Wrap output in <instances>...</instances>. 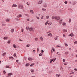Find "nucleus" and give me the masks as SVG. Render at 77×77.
I'll use <instances>...</instances> for the list:
<instances>
[{
    "instance_id": "c756f323",
    "label": "nucleus",
    "mask_w": 77,
    "mask_h": 77,
    "mask_svg": "<svg viewBox=\"0 0 77 77\" xmlns=\"http://www.w3.org/2000/svg\"><path fill=\"white\" fill-rule=\"evenodd\" d=\"M74 44H77V41H75L74 42Z\"/></svg>"
},
{
    "instance_id": "412c9836",
    "label": "nucleus",
    "mask_w": 77,
    "mask_h": 77,
    "mask_svg": "<svg viewBox=\"0 0 77 77\" xmlns=\"http://www.w3.org/2000/svg\"><path fill=\"white\" fill-rule=\"evenodd\" d=\"M9 59H11L12 60H13V59H14V57H11L9 58Z\"/></svg>"
},
{
    "instance_id": "bb28decb",
    "label": "nucleus",
    "mask_w": 77,
    "mask_h": 77,
    "mask_svg": "<svg viewBox=\"0 0 77 77\" xmlns=\"http://www.w3.org/2000/svg\"><path fill=\"white\" fill-rule=\"evenodd\" d=\"M50 60V63H52V62H53V59H52L51 60Z\"/></svg>"
},
{
    "instance_id": "5701e85b",
    "label": "nucleus",
    "mask_w": 77,
    "mask_h": 77,
    "mask_svg": "<svg viewBox=\"0 0 77 77\" xmlns=\"http://www.w3.org/2000/svg\"><path fill=\"white\" fill-rule=\"evenodd\" d=\"M10 42H11V40H10L8 41L7 43L8 44H9Z\"/></svg>"
},
{
    "instance_id": "338daca9",
    "label": "nucleus",
    "mask_w": 77,
    "mask_h": 77,
    "mask_svg": "<svg viewBox=\"0 0 77 77\" xmlns=\"http://www.w3.org/2000/svg\"><path fill=\"white\" fill-rule=\"evenodd\" d=\"M25 15H26L27 17H28V16H29V15L28 14H25Z\"/></svg>"
},
{
    "instance_id": "5fc2aeb1",
    "label": "nucleus",
    "mask_w": 77,
    "mask_h": 77,
    "mask_svg": "<svg viewBox=\"0 0 77 77\" xmlns=\"http://www.w3.org/2000/svg\"><path fill=\"white\" fill-rule=\"evenodd\" d=\"M63 62H65V59H63Z\"/></svg>"
},
{
    "instance_id": "603ef678",
    "label": "nucleus",
    "mask_w": 77,
    "mask_h": 77,
    "mask_svg": "<svg viewBox=\"0 0 77 77\" xmlns=\"http://www.w3.org/2000/svg\"><path fill=\"white\" fill-rule=\"evenodd\" d=\"M65 47H67L68 46V44H65Z\"/></svg>"
},
{
    "instance_id": "49530a36",
    "label": "nucleus",
    "mask_w": 77,
    "mask_h": 77,
    "mask_svg": "<svg viewBox=\"0 0 77 77\" xmlns=\"http://www.w3.org/2000/svg\"><path fill=\"white\" fill-rule=\"evenodd\" d=\"M64 3H65V4H67V3H68V2H67V1H66L64 2Z\"/></svg>"
},
{
    "instance_id": "4be33fe9",
    "label": "nucleus",
    "mask_w": 77,
    "mask_h": 77,
    "mask_svg": "<svg viewBox=\"0 0 77 77\" xmlns=\"http://www.w3.org/2000/svg\"><path fill=\"white\" fill-rule=\"evenodd\" d=\"M42 9L43 11H45L47 10V9L44 8H42Z\"/></svg>"
},
{
    "instance_id": "aec40b11",
    "label": "nucleus",
    "mask_w": 77,
    "mask_h": 77,
    "mask_svg": "<svg viewBox=\"0 0 77 77\" xmlns=\"http://www.w3.org/2000/svg\"><path fill=\"white\" fill-rule=\"evenodd\" d=\"M14 29H12L11 30V32L12 33H13V32H14Z\"/></svg>"
},
{
    "instance_id": "58836bf2",
    "label": "nucleus",
    "mask_w": 77,
    "mask_h": 77,
    "mask_svg": "<svg viewBox=\"0 0 77 77\" xmlns=\"http://www.w3.org/2000/svg\"><path fill=\"white\" fill-rule=\"evenodd\" d=\"M37 53H38V52L39 51V48H37Z\"/></svg>"
},
{
    "instance_id": "20e7f679",
    "label": "nucleus",
    "mask_w": 77,
    "mask_h": 77,
    "mask_svg": "<svg viewBox=\"0 0 77 77\" xmlns=\"http://www.w3.org/2000/svg\"><path fill=\"white\" fill-rule=\"evenodd\" d=\"M34 30H35V29L32 27L29 28V31H34Z\"/></svg>"
},
{
    "instance_id": "774afa93",
    "label": "nucleus",
    "mask_w": 77,
    "mask_h": 77,
    "mask_svg": "<svg viewBox=\"0 0 77 77\" xmlns=\"http://www.w3.org/2000/svg\"><path fill=\"white\" fill-rule=\"evenodd\" d=\"M64 65H67V63H65L64 64Z\"/></svg>"
},
{
    "instance_id": "6e6552de",
    "label": "nucleus",
    "mask_w": 77,
    "mask_h": 77,
    "mask_svg": "<svg viewBox=\"0 0 77 77\" xmlns=\"http://www.w3.org/2000/svg\"><path fill=\"white\" fill-rule=\"evenodd\" d=\"M28 60H33V59L31 57H29L28 58Z\"/></svg>"
},
{
    "instance_id": "c03bdc74",
    "label": "nucleus",
    "mask_w": 77,
    "mask_h": 77,
    "mask_svg": "<svg viewBox=\"0 0 77 77\" xmlns=\"http://www.w3.org/2000/svg\"><path fill=\"white\" fill-rule=\"evenodd\" d=\"M33 65H34V64H33V63H32V64H31L30 65V66H33Z\"/></svg>"
},
{
    "instance_id": "4d7b16f0",
    "label": "nucleus",
    "mask_w": 77,
    "mask_h": 77,
    "mask_svg": "<svg viewBox=\"0 0 77 77\" xmlns=\"http://www.w3.org/2000/svg\"><path fill=\"white\" fill-rule=\"evenodd\" d=\"M32 52H33V53H35V50H33L32 51Z\"/></svg>"
},
{
    "instance_id": "e433bc0d",
    "label": "nucleus",
    "mask_w": 77,
    "mask_h": 77,
    "mask_svg": "<svg viewBox=\"0 0 77 77\" xmlns=\"http://www.w3.org/2000/svg\"><path fill=\"white\" fill-rule=\"evenodd\" d=\"M6 68H9V66H6Z\"/></svg>"
},
{
    "instance_id": "37998d69",
    "label": "nucleus",
    "mask_w": 77,
    "mask_h": 77,
    "mask_svg": "<svg viewBox=\"0 0 77 77\" xmlns=\"http://www.w3.org/2000/svg\"><path fill=\"white\" fill-rule=\"evenodd\" d=\"M26 4L27 5H28V6H29L30 5L29 4V2H27Z\"/></svg>"
},
{
    "instance_id": "0eeeda50",
    "label": "nucleus",
    "mask_w": 77,
    "mask_h": 77,
    "mask_svg": "<svg viewBox=\"0 0 77 77\" xmlns=\"http://www.w3.org/2000/svg\"><path fill=\"white\" fill-rule=\"evenodd\" d=\"M17 6V5L16 4H13L12 6V7H14V8H16Z\"/></svg>"
},
{
    "instance_id": "8fccbe9b",
    "label": "nucleus",
    "mask_w": 77,
    "mask_h": 77,
    "mask_svg": "<svg viewBox=\"0 0 77 77\" xmlns=\"http://www.w3.org/2000/svg\"><path fill=\"white\" fill-rule=\"evenodd\" d=\"M26 29L27 30H29V27H26Z\"/></svg>"
},
{
    "instance_id": "473e14b6",
    "label": "nucleus",
    "mask_w": 77,
    "mask_h": 77,
    "mask_svg": "<svg viewBox=\"0 0 77 77\" xmlns=\"http://www.w3.org/2000/svg\"><path fill=\"white\" fill-rule=\"evenodd\" d=\"M53 60V62H54L55 61V60H56V57L54 58Z\"/></svg>"
},
{
    "instance_id": "7c9ffc66",
    "label": "nucleus",
    "mask_w": 77,
    "mask_h": 77,
    "mask_svg": "<svg viewBox=\"0 0 77 77\" xmlns=\"http://www.w3.org/2000/svg\"><path fill=\"white\" fill-rule=\"evenodd\" d=\"M4 39H5H5H8V37H5Z\"/></svg>"
},
{
    "instance_id": "09e8293b",
    "label": "nucleus",
    "mask_w": 77,
    "mask_h": 77,
    "mask_svg": "<svg viewBox=\"0 0 77 77\" xmlns=\"http://www.w3.org/2000/svg\"><path fill=\"white\" fill-rule=\"evenodd\" d=\"M51 23H48V25H49V26H50V25H51Z\"/></svg>"
},
{
    "instance_id": "9b49d317",
    "label": "nucleus",
    "mask_w": 77,
    "mask_h": 77,
    "mask_svg": "<svg viewBox=\"0 0 77 77\" xmlns=\"http://www.w3.org/2000/svg\"><path fill=\"white\" fill-rule=\"evenodd\" d=\"M22 17V15L21 14L17 16V18H20V17Z\"/></svg>"
},
{
    "instance_id": "680f3d73",
    "label": "nucleus",
    "mask_w": 77,
    "mask_h": 77,
    "mask_svg": "<svg viewBox=\"0 0 77 77\" xmlns=\"http://www.w3.org/2000/svg\"><path fill=\"white\" fill-rule=\"evenodd\" d=\"M37 19H38V20H39V17H36Z\"/></svg>"
},
{
    "instance_id": "6e6d98bb",
    "label": "nucleus",
    "mask_w": 77,
    "mask_h": 77,
    "mask_svg": "<svg viewBox=\"0 0 77 77\" xmlns=\"http://www.w3.org/2000/svg\"><path fill=\"white\" fill-rule=\"evenodd\" d=\"M44 51H43V50H42L41 51V53H44Z\"/></svg>"
},
{
    "instance_id": "a211bd4d",
    "label": "nucleus",
    "mask_w": 77,
    "mask_h": 77,
    "mask_svg": "<svg viewBox=\"0 0 77 77\" xmlns=\"http://www.w3.org/2000/svg\"><path fill=\"white\" fill-rule=\"evenodd\" d=\"M13 47H14V48H17V46H16V45H15V44L13 45Z\"/></svg>"
},
{
    "instance_id": "dca6fc26",
    "label": "nucleus",
    "mask_w": 77,
    "mask_h": 77,
    "mask_svg": "<svg viewBox=\"0 0 77 77\" xmlns=\"http://www.w3.org/2000/svg\"><path fill=\"white\" fill-rule=\"evenodd\" d=\"M14 57H17V55H16V53H14Z\"/></svg>"
},
{
    "instance_id": "c85d7f7f",
    "label": "nucleus",
    "mask_w": 77,
    "mask_h": 77,
    "mask_svg": "<svg viewBox=\"0 0 77 77\" xmlns=\"http://www.w3.org/2000/svg\"><path fill=\"white\" fill-rule=\"evenodd\" d=\"M68 53H69V52L68 51L65 52V54H68Z\"/></svg>"
},
{
    "instance_id": "f704fd0d",
    "label": "nucleus",
    "mask_w": 77,
    "mask_h": 77,
    "mask_svg": "<svg viewBox=\"0 0 77 77\" xmlns=\"http://www.w3.org/2000/svg\"><path fill=\"white\" fill-rule=\"evenodd\" d=\"M31 71L32 72H34V70L33 69H31Z\"/></svg>"
},
{
    "instance_id": "a878e982",
    "label": "nucleus",
    "mask_w": 77,
    "mask_h": 77,
    "mask_svg": "<svg viewBox=\"0 0 77 77\" xmlns=\"http://www.w3.org/2000/svg\"><path fill=\"white\" fill-rule=\"evenodd\" d=\"M49 18V16H47V17H46V19H48Z\"/></svg>"
},
{
    "instance_id": "ddd939ff",
    "label": "nucleus",
    "mask_w": 77,
    "mask_h": 77,
    "mask_svg": "<svg viewBox=\"0 0 77 77\" xmlns=\"http://www.w3.org/2000/svg\"><path fill=\"white\" fill-rule=\"evenodd\" d=\"M6 21H7V22H9V21H10V19H7L6 20Z\"/></svg>"
},
{
    "instance_id": "f3484780",
    "label": "nucleus",
    "mask_w": 77,
    "mask_h": 77,
    "mask_svg": "<svg viewBox=\"0 0 77 77\" xmlns=\"http://www.w3.org/2000/svg\"><path fill=\"white\" fill-rule=\"evenodd\" d=\"M56 77H60V75H58V74H56Z\"/></svg>"
},
{
    "instance_id": "9d476101",
    "label": "nucleus",
    "mask_w": 77,
    "mask_h": 77,
    "mask_svg": "<svg viewBox=\"0 0 77 77\" xmlns=\"http://www.w3.org/2000/svg\"><path fill=\"white\" fill-rule=\"evenodd\" d=\"M30 12H31V13H32V14H34V12H33V10H31L30 11Z\"/></svg>"
},
{
    "instance_id": "423d86ee",
    "label": "nucleus",
    "mask_w": 77,
    "mask_h": 77,
    "mask_svg": "<svg viewBox=\"0 0 77 77\" xmlns=\"http://www.w3.org/2000/svg\"><path fill=\"white\" fill-rule=\"evenodd\" d=\"M8 75L9 77H11V75H13L12 73H10L8 74Z\"/></svg>"
},
{
    "instance_id": "69168bd1",
    "label": "nucleus",
    "mask_w": 77,
    "mask_h": 77,
    "mask_svg": "<svg viewBox=\"0 0 77 77\" xmlns=\"http://www.w3.org/2000/svg\"><path fill=\"white\" fill-rule=\"evenodd\" d=\"M43 18H44V16H43L41 17V19H43Z\"/></svg>"
},
{
    "instance_id": "e2e57ef3",
    "label": "nucleus",
    "mask_w": 77,
    "mask_h": 77,
    "mask_svg": "<svg viewBox=\"0 0 77 77\" xmlns=\"http://www.w3.org/2000/svg\"><path fill=\"white\" fill-rule=\"evenodd\" d=\"M54 38V39H55V40L57 39V38Z\"/></svg>"
},
{
    "instance_id": "72a5a7b5",
    "label": "nucleus",
    "mask_w": 77,
    "mask_h": 77,
    "mask_svg": "<svg viewBox=\"0 0 77 77\" xmlns=\"http://www.w3.org/2000/svg\"><path fill=\"white\" fill-rule=\"evenodd\" d=\"M26 47H30V45H27L26 46Z\"/></svg>"
},
{
    "instance_id": "ea45409f",
    "label": "nucleus",
    "mask_w": 77,
    "mask_h": 77,
    "mask_svg": "<svg viewBox=\"0 0 77 77\" xmlns=\"http://www.w3.org/2000/svg\"><path fill=\"white\" fill-rule=\"evenodd\" d=\"M24 29H22L21 30V31L22 32H24Z\"/></svg>"
},
{
    "instance_id": "39448f33",
    "label": "nucleus",
    "mask_w": 77,
    "mask_h": 77,
    "mask_svg": "<svg viewBox=\"0 0 77 77\" xmlns=\"http://www.w3.org/2000/svg\"><path fill=\"white\" fill-rule=\"evenodd\" d=\"M42 2H43V1L42 0L38 2V5H41V4L42 3Z\"/></svg>"
},
{
    "instance_id": "4468645a",
    "label": "nucleus",
    "mask_w": 77,
    "mask_h": 77,
    "mask_svg": "<svg viewBox=\"0 0 77 77\" xmlns=\"http://www.w3.org/2000/svg\"><path fill=\"white\" fill-rule=\"evenodd\" d=\"M29 66V63H26L25 65V66Z\"/></svg>"
},
{
    "instance_id": "c9c22d12",
    "label": "nucleus",
    "mask_w": 77,
    "mask_h": 77,
    "mask_svg": "<svg viewBox=\"0 0 77 77\" xmlns=\"http://www.w3.org/2000/svg\"><path fill=\"white\" fill-rule=\"evenodd\" d=\"M3 73H4V74H6V73L5 70H4L3 71Z\"/></svg>"
},
{
    "instance_id": "1a4fd4ad",
    "label": "nucleus",
    "mask_w": 77,
    "mask_h": 77,
    "mask_svg": "<svg viewBox=\"0 0 77 77\" xmlns=\"http://www.w3.org/2000/svg\"><path fill=\"white\" fill-rule=\"evenodd\" d=\"M48 36H52V34H51V33H50L48 34Z\"/></svg>"
},
{
    "instance_id": "de8ad7c7",
    "label": "nucleus",
    "mask_w": 77,
    "mask_h": 77,
    "mask_svg": "<svg viewBox=\"0 0 77 77\" xmlns=\"http://www.w3.org/2000/svg\"><path fill=\"white\" fill-rule=\"evenodd\" d=\"M52 50H53V51H55V50L53 48H52Z\"/></svg>"
},
{
    "instance_id": "4c0bfd02",
    "label": "nucleus",
    "mask_w": 77,
    "mask_h": 77,
    "mask_svg": "<svg viewBox=\"0 0 77 77\" xmlns=\"http://www.w3.org/2000/svg\"><path fill=\"white\" fill-rule=\"evenodd\" d=\"M69 23H71V19L70 18L69 19Z\"/></svg>"
},
{
    "instance_id": "393cba45",
    "label": "nucleus",
    "mask_w": 77,
    "mask_h": 77,
    "mask_svg": "<svg viewBox=\"0 0 77 77\" xmlns=\"http://www.w3.org/2000/svg\"><path fill=\"white\" fill-rule=\"evenodd\" d=\"M48 21L47 22H46L45 23V25H47L48 24Z\"/></svg>"
},
{
    "instance_id": "052dcab7",
    "label": "nucleus",
    "mask_w": 77,
    "mask_h": 77,
    "mask_svg": "<svg viewBox=\"0 0 77 77\" xmlns=\"http://www.w3.org/2000/svg\"><path fill=\"white\" fill-rule=\"evenodd\" d=\"M35 41H38V38H35Z\"/></svg>"
},
{
    "instance_id": "f257e3e1",
    "label": "nucleus",
    "mask_w": 77,
    "mask_h": 77,
    "mask_svg": "<svg viewBox=\"0 0 77 77\" xmlns=\"http://www.w3.org/2000/svg\"><path fill=\"white\" fill-rule=\"evenodd\" d=\"M18 8L20 9H23V6L21 5H18Z\"/></svg>"
},
{
    "instance_id": "a19ab883",
    "label": "nucleus",
    "mask_w": 77,
    "mask_h": 77,
    "mask_svg": "<svg viewBox=\"0 0 77 77\" xmlns=\"http://www.w3.org/2000/svg\"><path fill=\"white\" fill-rule=\"evenodd\" d=\"M70 74H74V72H72L71 73H70Z\"/></svg>"
},
{
    "instance_id": "6ab92c4d",
    "label": "nucleus",
    "mask_w": 77,
    "mask_h": 77,
    "mask_svg": "<svg viewBox=\"0 0 77 77\" xmlns=\"http://www.w3.org/2000/svg\"><path fill=\"white\" fill-rule=\"evenodd\" d=\"M44 7L45 8H47V4H45L44 5H43Z\"/></svg>"
},
{
    "instance_id": "f03ea898",
    "label": "nucleus",
    "mask_w": 77,
    "mask_h": 77,
    "mask_svg": "<svg viewBox=\"0 0 77 77\" xmlns=\"http://www.w3.org/2000/svg\"><path fill=\"white\" fill-rule=\"evenodd\" d=\"M55 19L57 20H59L60 19V17L59 16H55Z\"/></svg>"
},
{
    "instance_id": "a18cd8bd",
    "label": "nucleus",
    "mask_w": 77,
    "mask_h": 77,
    "mask_svg": "<svg viewBox=\"0 0 77 77\" xmlns=\"http://www.w3.org/2000/svg\"><path fill=\"white\" fill-rule=\"evenodd\" d=\"M42 54L40 53L39 54V56H42Z\"/></svg>"
},
{
    "instance_id": "b1692460",
    "label": "nucleus",
    "mask_w": 77,
    "mask_h": 77,
    "mask_svg": "<svg viewBox=\"0 0 77 77\" xmlns=\"http://www.w3.org/2000/svg\"><path fill=\"white\" fill-rule=\"evenodd\" d=\"M69 36H71V37H72V36H73V35H72V34H71L69 35Z\"/></svg>"
},
{
    "instance_id": "0e129e2a",
    "label": "nucleus",
    "mask_w": 77,
    "mask_h": 77,
    "mask_svg": "<svg viewBox=\"0 0 77 77\" xmlns=\"http://www.w3.org/2000/svg\"><path fill=\"white\" fill-rule=\"evenodd\" d=\"M18 60H16V62H18Z\"/></svg>"
},
{
    "instance_id": "13d9d810",
    "label": "nucleus",
    "mask_w": 77,
    "mask_h": 77,
    "mask_svg": "<svg viewBox=\"0 0 77 77\" xmlns=\"http://www.w3.org/2000/svg\"><path fill=\"white\" fill-rule=\"evenodd\" d=\"M56 47H59V48L60 47V46H58V45L56 46Z\"/></svg>"
},
{
    "instance_id": "2eb2a0df",
    "label": "nucleus",
    "mask_w": 77,
    "mask_h": 77,
    "mask_svg": "<svg viewBox=\"0 0 77 77\" xmlns=\"http://www.w3.org/2000/svg\"><path fill=\"white\" fill-rule=\"evenodd\" d=\"M59 23L60 24H62V20H61L59 22Z\"/></svg>"
},
{
    "instance_id": "2f4dec72",
    "label": "nucleus",
    "mask_w": 77,
    "mask_h": 77,
    "mask_svg": "<svg viewBox=\"0 0 77 77\" xmlns=\"http://www.w3.org/2000/svg\"><path fill=\"white\" fill-rule=\"evenodd\" d=\"M55 19V17H52V20H54V19Z\"/></svg>"
},
{
    "instance_id": "3c124183",
    "label": "nucleus",
    "mask_w": 77,
    "mask_h": 77,
    "mask_svg": "<svg viewBox=\"0 0 77 77\" xmlns=\"http://www.w3.org/2000/svg\"><path fill=\"white\" fill-rule=\"evenodd\" d=\"M74 70L75 71H77V69L76 68H75L74 69Z\"/></svg>"
},
{
    "instance_id": "cd10ccee",
    "label": "nucleus",
    "mask_w": 77,
    "mask_h": 77,
    "mask_svg": "<svg viewBox=\"0 0 77 77\" xmlns=\"http://www.w3.org/2000/svg\"><path fill=\"white\" fill-rule=\"evenodd\" d=\"M40 39H41V41H43V38H42V37H41Z\"/></svg>"
},
{
    "instance_id": "bf43d9fd",
    "label": "nucleus",
    "mask_w": 77,
    "mask_h": 77,
    "mask_svg": "<svg viewBox=\"0 0 77 77\" xmlns=\"http://www.w3.org/2000/svg\"><path fill=\"white\" fill-rule=\"evenodd\" d=\"M63 37H65V36H66L65 35H64V34H63Z\"/></svg>"
},
{
    "instance_id": "f8f14e48",
    "label": "nucleus",
    "mask_w": 77,
    "mask_h": 77,
    "mask_svg": "<svg viewBox=\"0 0 77 77\" xmlns=\"http://www.w3.org/2000/svg\"><path fill=\"white\" fill-rule=\"evenodd\" d=\"M6 54V52H4L2 54V56H5Z\"/></svg>"
},
{
    "instance_id": "864d4df0",
    "label": "nucleus",
    "mask_w": 77,
    "mask_h": 77,
    "mask_svg": "<svg viewBox=\"0 0 77 77\" xmlns=\"http://www.w3.org/2000/svg\"><path fill=\"white\" fill-rule=\"evenodd\" d=\"M2 26H6V25L4 24H2Z\"/></svg>"
},
{
    "instance_id": "7ed1b4c3",
    "label": "nucleus",
    "mask_w": 77,
    "mask_h": 77,
    "mask_svg": "<svg viewBox=\"0 0 77 77\" xmlns=\"http://www.w3.org/2000/svg\"><path fill=\"white\" fill-rule=\"evenodd\" d=\"M76 3H77V2L76 1H73L72 3V5H75Z\"/></svg>"
},
{
    "instance_id": "79ce46f5",
    "label": "nucleus",
    "mask_w": 77,
    "mask_h": 77,
    "mask_svg": "<svg viewBox=\"0 0 77 77\" xmlns=\"http://www.w3.org/2000/svg\"><path fill=\"white\" fill-rule=\"evenodd\" d=\"M65 24H66V23H63V26H65Z\"/></svg>"
}]
</instances>
